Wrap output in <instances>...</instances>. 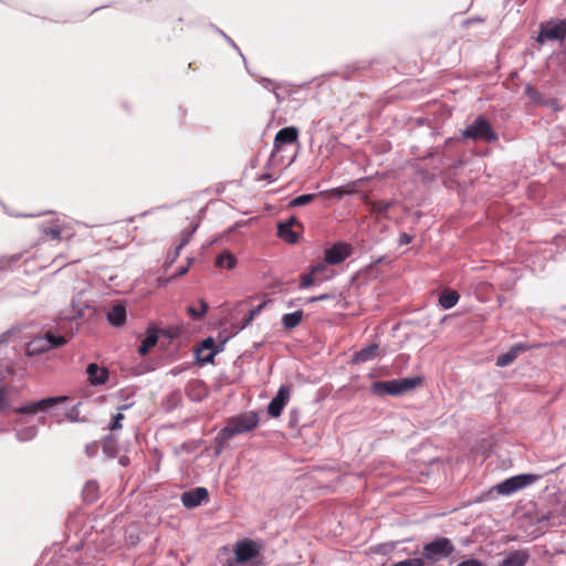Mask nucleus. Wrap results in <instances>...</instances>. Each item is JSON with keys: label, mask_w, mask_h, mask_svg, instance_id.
Returning a JSON list of instances; mask_svg holds the SVG:
<instances>
[{"label": "nucleus", "mask_w": 566, "mask_h": 566, "mask_svg": "<svg viewBox=\"0 0 566 566\" xmlns=\"http://www.w3.org/2000/svg\"><path fill=\"white\" fill-rule=\"evenodd\" d=\"M261 545L252 539L238 542L233 547L234 557L228 559L227 566H260Z\"/></svg>", "instance_id": "1"}, {"label": "nucleus", "mask_w": 566, "mask_h": 566, "mask_svg": "<svg viewBox=\"0 0 566 566\" xmlns=\"http://www.w3.org/2000/svg\"><path fill=\"white\" fill-rule=\"evenodd\" d=\"M259 417L256 412H247L233 417L228 420L227 426L220 431L219 438L223 441L231 439L234 436L249 432L256 428Z\"/></svg>", "instance_id": "2"}, {"label": "nucleus", "mask_w": 566, "mask_h": 566, "mask_svg": "<svg viewBox=\"0 0 566 566\" xmlns=\"http://www.w3.org/2000/svg\"><path fill=\"white\" fill-rule=\"evenodd\" d=\"M421 381V377L418 376L392 379L389 381H376L371 386V392L377 395L387 394L390 396H399L413 390Z\"/></svg>", "instance_id": "3"}, {"label": "nucleus", "mask_w": 566, "mask_h": 566, "mask_svg": "<svg viewBox=\"0 0 566 566\" xmlns=\"http://www.w3.org/2000/svg\"><path fill=\"white\" fill-rule=\"evenodd\" d=\"M462 136L467 139L483 140V142H495L497 135L492 129L490 123L483 117H478L472 124L465 127L462 132Z\"/></svg>", "instance_id": "4"}, {"label": "nucleus", "mask_w": 566, "mask_h": 566, "mask_svg": "<svg viewBox=\"0 0 566 566\" xmlns=\"http://www.w3.org/2000/svg\"><path fill=\"white\" fill-rule=\"evenodd\" d=\"M454 552L452 542L447 537L437 538L423 547V556L431 563L449 557Z\"/></svg>", "instance_id": "5"}, {"label": "nucleus", "mask_w": 566, "mask_h": 566, "mask_svg": "<svg viewBox=\"0 0 566 566\" xmlns=\"http://www.w3.org/2000/svg\"><path fill=\"white\" fill-rule=\"evenodd\" d=\"M538 476L536 474H518L504 480L496 484L494 490L502 495H511L531 484L536 482Z\"/></svg>", "instance_id": "6"}, {"label": "nucleus", "mask_w": 566, "mask_h": 566, "mask_svg": "<svg viewBox=\"0 0 566 566\" xmlns=\"http://www.w3.org/2000/svg\"><path fill=\"white\" fill-rule=\"evenodd\" d=\"M566 36V21H549L541 24L536 40L543 44L547 41H562Z\"/></svg>", "instance_id": "7"}, {"label": "nucleus", "mask_w": 566, "mask_h": 566, "mask_svg": "<svg viewBox=\"0 0 566 566\" xmlns=\"http://www.w3.org/2000/svg\"><path fill=\"white\" fill-rule=\"evenodd\" d=\"M63 336H55L51 333H46L44 336L36 337L31 340L27 346V353L29 355H38L46 352L51 348H55L65 344Z\"/></svg>", "instance_id": "8"}, {"label": "nucleus", "mask_w": 566, "mask_h": 566, "mask_svg": "<svg viewBox=\"0 0 566 566\" xmlns=\"http://www.w3.org/2000/svg\"><path fill=\"white\" fill-rule=\"evenodd\" d=\"M64 399V397H48L39 401L28 402L21 407L15 408L14 411L24 415H35L39 412H45L60 401H63Z\"/></svg>", "instance_id": "9"}, {"label": "nucleus", "mask_w": 566, "mask_h": 566, "mask_svg": "<svg viewBox=\"0 0 566 566\" xmlns=\"http://www.w3.org/2000/svg\"><path fill=\"white\" fill-rule=\"evenodd\" d=\"M291 395V389L289 386H281L276 392V396L270 401L268 406V412L271 417H279L287 403Z\"/></svg>", "instance_id": "10"}, {"label": "nucleus", "mask_w": 566, "mask_h": 566, "mask_svg": "<svg viewBox=\"0 0 566 566\" xmlns=\"http://www.w3.org/2000/svg\"><path fill=\"white\" fill-rule=\"evenodd\" d=\"M209 493L206 488H196L190 491H186L181 494V502L184 506L188 509L199 506L203 501H207Z\"/></svg>", "instance_id": "11"}, {"label": "nucleus", "mask_w": 566, "mask_h": 566, "mask_svg": "<svg viewBox=\"0 0 566 566\" xmlns=\"http://www.w3.org/2000/svg\"><path fill=\"white\" fill-rule=\"evenodd\" d=\"M350 253V247L346 243H337L325 252V261L328 264L343 262Z\"/></svg>", "instance_id": "12"}, {"label": "nucleus", "mask_w": 566, "mask_h": 566, "mask_svg": "<svg viewBox=\"0 0 566 566\" xmlns=\"http://www.w3.org/2000/svg\"><path fill=\"white\" fill-rule=\"evenodd\" d=\"M530 555L526 551H510L503 554L497 566H525Z\"/></svg>", "instance_id": "13"}, {"label": "nucleus", "mask_w": 566, "mask_h": 566, "mask_svg": "<svg viewBox=\"0 0 566 566\" xmlns=\"http://www.w3.org/2000/svg\"><path fill=\"white\" fill-rule=\"evenodd\" d=\"M159 333L163 334V335H166L168 337L171 336V334L167 331H158L156 329L155 327H149L147 329V336L146 338L142 342L139 348H138V354L140 356H145L146 354L149 353V350L151 348H154L158 342V337H159Z\"/></svg>", "instance_id": "14"}, {"label": "nucleus", "mask_w": 566, "mask_h": 566, "mask_svg": "<svg viewBox=\"0 0 566 566\" xmlns=\"http://www.w3.org/2000/svg\"><path fill=\"white\" fill-rule=\"evenodd\" d=\"M298 132L295 127H285L276 133L274 138V147L279 150L282 145L292 144L297 139Z\"/></svg>", "instance_id": "15"}, {"label": "nucleus", "mask_w": 566, "mask_h": 566, "mask_svg": "<svg viewBox=\"0 0 566 566\" xmlns=\"http://www.w3.org/2000/svg\"><path fill=\"white\" fill-rule=\"evenodd\" d=\"M107 319L113 326H122L126 321V308L125 306L117 304L113 306L107 313Z\"/></svg>", "instance_id": "16"}, {"label": "nucleus", "mask_w": 566, "mask_h": 566, "mask_svg": "<svg viewBox=\"0 0 566 566\" xmlns=\"http://www.w3.org/2000/svg\"><path fill=\"white\" fill-rule=\"evenodd\" d=\"M86 373L92 385H102L107 380V370L99 368L96 364H90Z\"/></svg>", "instance_id": "17"}, {"label": "nucleus", "mask_w": 566, "mask_h": 566, "mask_svg": "<svg viewBox=\"0 0 566 566\" xmlns=\"http://www.w3.org/2000/svg\"><path fill=\"white\" fill-rule=\"evenodd\" d=\"M41 232L45 237H50L53 240L61 239L62 234L65 232V227L60 222V220H54L50 224L41 226Z\"/></svg>", "instance_id": "18"}, {"label": "nucleus", "mask_w": 566, "mask_h": 566, "mask_svg": "<svg viewBox=\"0 0 566 566\" xmlns=\"http://www.w3.org/2000/svg\"><path fill=\"white\" fill-rule=\"evenodd\" d=\"M378 349L379 347L377 344H371L365 348H361L359 352L355 353L353 360L355 363L373 360L378 355Z\"/></svg>", "instance_id": "19"}, {"label": "nucleus", "mask_w": 566, "mask_h": 566, "mask_svg": "<svg viewBox=\"0 0 566 566\" xmlns=\"http://www.w3.org/2000/svg\"><path fill=\"white\" fill-rule=\"evenodd\" d=\"M214 265L219 269L232 270L237 265V258L231 252L223 251L216 258Z\"/></svg>", "instance_id": "20"}, {"label": "nucleus", "mask_w": 566, "mask_h": 566, "mask_svg": "<svg viewBox=\"0 0 566 566\" xmlns=\"http://www.w3.org/2000/svg\"><path fill=\"white\" fill-rule=\"evenodd\" d=\"M522 350H524V347L522 345H516V346L512 347L509 352H506L505 354H502L497 357L496 366H499V367L509 366L516 359L518 353Z\"/></svg>", "instance_id": "21"}, {"label": "nucleus", "mask_w": 566, "mask_h": 566, "mask_svg": "<svg viewBox=\"0 0 566 566\" xmlns=\"http://www.w3.org/2000/svg\"><path fill=\"white\" fill-rule=\"evenodd\" d=\"M303 318V312L301 310L293 313H287L282 316V324L286 329L296 327Z\"/></svg>", "instance_id": "22"}, {"label": "nucleus", "mask_w": 566, "mask_h": 566, "mask_svg": "<svg viewBox=\"0 0 566 566\" xmlns=\"http://www.w3.org/2000/svg\"><path fill=\"white\" fill-rule=\"evenodd\" d=\"M459 301V294L455 291H446L439 297V304L449 310L453 307Z\"/></svg>", "instance_id": "23"}, {"label": "nucleus", "mask_w": 566, "mask_h": 566, "mask_svg": "<svg viewBox=\"0 0 566 566\" xmlns=\"http://www.w3.org/2000/svg\"><path fill=\"white\" fill-rule=\"evenodd\" d=\"M38 434L35 426L22 427L15 430V437L20 442L31 441Z\"/></svg>", "instance_id": "24"}, {"label": "nucleus", "mask_w": 566, "mask_h": 566, "mask_svg": "<svg viewBox=\"0 0 566 566\" xmlns=\"http://www.w3.org/2000/svg\"><path fill=\"white\" fill-rule=\"evenodd\" d=\"M325 268H326L325 264H322V263L314 266L310 274L304 275L302 277L301 286L303 289L311 286L316 280H318L319 272L325 270Z\"/></svg>", "instance_id": "25"}, {"label": "nucleus", "mask_w": 566, "mask_h": 566, "mask_svg": "<svg viewBox=\"0 0 566 566\" xmlns=\"http://www.w3.org/2000/svg\"><path fill=\"white\" fill-rule=\"evenodd\" d=\"M277 232L280 238L289 243H295L297 241V233L291 228V224H279Z\"/></svg>", "instance_id": "26"}, {"label": "nucleus", "mask_w": 566, "mask_h": 566, "mask_svg": "<svg viewBox=\"0 0 566 566\" xmlns=\"http://www.w3.org/2000/svg\"><path fill=\"white\" fill-rule=\"evenodd\" d=\"M97 483L94 481H88L83 489L84 500L87 502H94L97 499Z\"/></svg>", "instance_id": "27"}, {"label": "nucleus", "mask_w": 566, "mask_h": 566, "mask_svg": "<svg viewBox=\"0 0 566 566\" xmlns=\"http://www.w3.org/2000/svg\"><path fill=\"white\" fill-rule=\"evenodd\" d=\"M199 305H200V310H199V308H196V307H193V306H189V307L187 308L188 314H189L192 318H195V319H199V318L203 317V316L207 314L208 308H209V306H208L207 302H206V301H203V300H200V301H199Z\"/></svg>", "instance_id": "28"}, {"label": "nucleus", "mask_w": 566, "mask_h": 566, "mask_svg": "<svg viewBox=\"0 0 566 566\" xmlns=\"http://www.w3.org/2000/svg\"><path fill=\"white\" fill-rule=\"evenodd\" d=\"M103 451L108 457L117 454V443L113 436H108L103 441Z\"/></svg>", "instance_id": "29"}, {"label": "nucleus", "mask_w": 566, "mask_h": 566, "mask_svg": "<svg viewBox=\"0 0 566 566\" xmlns=\"http://www.w3.org/2000/svg\"><path fill=\"white\" fill-rule=\"evenodd\" d=\"M557 517H559V514L556 512H548L547 514H543L541 517H538L537 523L549 526H557L562 523V521H555Z\"/></svg>", "instance_id": "30"}, {"label": "nucleus", "mask_w": 566, "mask_h": 566, "mask_svg": "<svg viewBox=\"0 0 566 566\" xmlns=\"http://www.w3.org/2000/svg\"><path fill=\"white\" fill-rule=\"evenodd\" d=\"M218 354V350H210V352H203V350H197L196 356L198 361L201 365L209 364L213 361L214 356Z\"/></svg>", "instance_id": "31"}, {"label": "nucleus", "mask_w": 566, "mask_h": 566, "mask_svg": "<svg viewBox=\"0 0 566 566\" xmlns=\"http://www.w3.org/2000/svg\"><path fill=\"white\" fill-rule=\"evenodd\" d=\"M315 198L314 193L301 195L290 202V207H301L310 203Z\"/></svg>", "instance_id": "32"}, {"label": "nucleus", "mask_w": 566, "mask_h": 566, "mask_svg": "<svg viewBox=\"0 0 566 566\" xmlns=\"http://www.w3.org/2000/svg\"><path fill=\"white\" fill-rule=\"evenodd\" d=\"M224 343H226V340L222 342L221 346H223ZM197 350H203V352L218 350V353H219L220 350H222V347H218L214 343V339L211 337H208L202 340L201 347L198 348Z\"/></svg>", "instance_id": "33"}, {"label": "nucleus", "mask_w": 566, "mask_h": 566, "mask_svg": "<svg viewBox=\"0 0 566 566\" xmlns=\"http://www.w3.org/2000/svg\"><path fill=\"white\" fill-rule=\"evenodd\" d=\"M391 566H424V562L422 558L416 557L395 563Z\"/></svg>", "instance_id": "34"}, {"label": "nucleus", "mask_w": 566, "mask_h": 566, "mask_svg": "<svg viewBox=\"0 0 566 566\" xmlns=\"http://www.w3.org/2000/svg\"><path fill=\"white\" fill-rule=\"evenodd\" d=\"M124 419V415L122 412H117L114 417L112 422L109 423L108 429L109 430H117L122 428V420Z\"/></svg>", "instance_id": "35"}, {"label": "nucleus", "mask_w": 566, "mask_h": 566, "mask_svg": "<svg viewBox=\"0 0 566 566\" xmlns=\"http://www.w3.org/2000/svg\"><path fill=\"white\" fill-rule=\"evenodd\" d=\"M19 329L13 327L4 332L0 335V345L7 344L10 342L12 335H14Z\"/></svg>", "instance_id": "36"}, {"label": "nucleus", "mask_w": 566, "mask_h": 566, "mask_svg": "<svg viewBox=\"0 0 566 566\" xmlns=\"http://www.w3.org/2000/svg\"><path fill=\"white\" fill-rule=\"evenodd\" d=\"M261 85L269 91L275 92L277 90V86L269 78H262L260 81Z\"/></svg>", "instance_id": "37"}, {"label": "nucleus", "mask_w": 566, "mask_h": 566, "mask_svg": "<svg viewBox=\"0 0 566 566\" xmlns=\"http://www.w3.org/2000/svg\"><path fill=\"white\" fill-rule=\"evenodd\" d=\"M8 407V399L6 391L2 387H0V412L3 411Z\"/></svg>", "instance_id": "38"}, {"label": "nucleus", "mask_w": 566, "mask_h": 566, "mask_svg": "<svg viewBox=\"0 0 566 566\" xmlns=\"http://www.w3.org/2000/svg\"><path fill=\"white\" fill-rule=\"evenodd\" d=\"M457 566H483V564L478 559L471 558L459 563Z\"/></svg>", "instance_id": "39"}, {"label": "nucleus", "mask_w": 566, "mask_h": 566, "mask_svg": "<svg viewBox=\"0 0 566 566\" xmlns=\"http://www.w3.org/2000/svg\"><path fill=\"white\" fill-rule=\"evenodd\" d=\"M196 228H197V227H193L192 231H191L190 233H188V234L184 238L182 242L177 247V250H176V256L179 254L180 250H181V249H182V248H184V247L189 242L190 235H191V233H192L193 231H196Z\"/></svg>", "instance_id": "40"}, {"label": "nucleus", "mask_w": 566, "mask_h": 566, "mask_svg": "<svg viewBox=\"0 0 566 566\" xmlns=\"http://www.w3.org/2000/svg\"><path fill=\"white\" fill-rule=\"evenodd\" d=\"M97 449H98L97 443L93 442L92 444L86 446V454L88 457L95 455L97 452Z\"/></svg>", "instance_id": "41"}, {"label": "nucleus", "mask_w": 566, "mask_h": 566, "mask_svg": "<svg viewBox=\"0 0 566 566\" xmlns=\"http://www.w3.org/2000/svg\"><path fill=\"white\" fill-rule=\"evenodd\" d=\"M328 298H331L329 294H322V295H318V296L311 297L308 300V302L314 303V302L324 301V300H328Z\"/></svg>", "instance_id": "42"}, {"label": "nucleus", "mask_w": 566, "mask_h": 566, "mask_svg": "<svg viewBox=\"0 0 566 566\" xmlns=\"http://www.w3.org/2000/svg\"><path fill=\"white\" fill-rule=\"evenodd\" d=\"M525 93L531 97V98H536L537 96V91L535 88H533L532 86H527L525 88Z\"/></svg>", "instance_id": "43"}, {"label": "nucleus", "mask_w": 566, "mask_h": 566, "mask_svg": "<svg viewBox=\"0 0 566 566\" xmlns=\"http://www.w3.org/2000/svg\"><path fill=\"white\" fill-rule=\"evenodd\" d=\"M260 307L255 308V310H252L247 318V324H249L253 318L254 316L260 312Z\"/></svg>", "instance_id": "44"}, {"label": "nucleus", "mask_w": 566, "mask_h": 566, "mask_svg": "<svg viewBox=\"0 0 566 566\" xmlns=\"http://www.w3.org/2000/svg\"><path fill=\"white\" fill-rule=\"evenodd\" d=\"M389 208V203L388 202H378L376 205V209L379 210V211H385Z\"/></svg>", "instance_id": "45"}, {"label": "nucleus", "mask_w": 566, "mask_h": 566, "mask_svg": "<svg viewBox=\"0 0 566 566\" xmlns=\"http://www.w3.org/2000/svg\"><path fill=\"white\" fill-rule=\"evenodd\" d=\"M410 240H411L410 237L408 234H406V233L400 237V243L401 244H407V243L410 242Z\"/></svg>", "instance_id": "46"}, {"label": "nucleus", "mask_w": 566, "mask_h": 566, "mask_svg": "<svg viewBox=\"0 0 566 566\" xmlns=\"http://www.w3.org/2000/svg\"><path fill=\"white\" fill-rule=\"evenodd\" d=\"M285 224H291V228L294 226V224H297V220L292 217Z\"/></svg>", "instance_id": "47"}, {"label": "nucleus", "mask_w": 566, "mask_h": 566, "mask_svg": "<svg viewBox=\"0 0 566 566\" xmlns=\"http://www.w3.org/2000/svg\"><path fill=\"white\" fill-rule=\"evenodd\" d=\"M188 272V266H185V268H181L179 271H178V275H184Z\"/></svg>", "instance_id": "48"}, {"label": "nucleus", "mask_w": 566, "mask_h": 566, "mask_svg": "<svg viewBox=\"0 0 566 566\" xmlns=\"http://www.w3.org/2000/svg\"><path fill=\"white\" fill-rule=\"evenodd\" d=\"M277 102H281L282 101V97H281V94L277 93V90H275V92H273Z\"/></svg>", "instance_id": "49"}, {"label": "nucleus", "mask_w": 566, "mask_h": 566, "mask_svg": "<svg viewBox=\"0 0 566 566\" xmlns=\"http://www.w3.org/2000/svg\"><path fill=\"white\" fill-rule=\"evenodd\" d=\"M120 463H122L123 465H125V464H126V459L122 458V459H120Z\"/></svg>", "instance_id": "50"}, {"label": "nucleus", "mask_w": 566, "mask_h": 566, "mask_svg": "<svg viewBox=\"0 0 566 566\" xmlns=\"http://www.w3.org/2000/svg\"><path fill=\"white\" fill-rule=\"evenodd\" d=\"M563 516H566V510H565V513L563 514Z\"/></svg>", "instance_id": "51"}]
</instances>
